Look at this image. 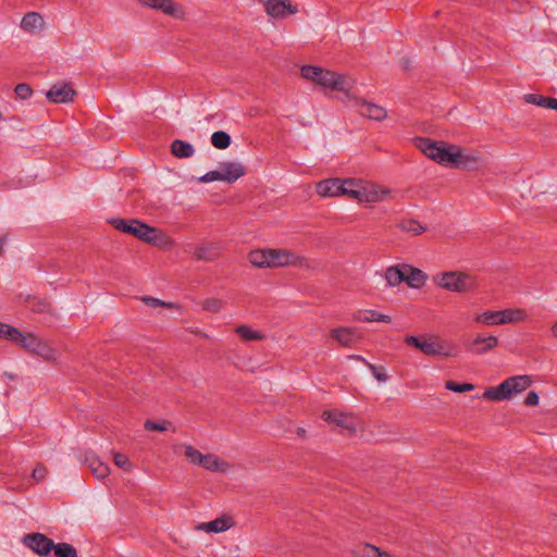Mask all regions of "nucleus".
Segmentation results:
<instances>
[{"label":"nucleus","mask_w":557,"mask_h":557,"mask_svg":"<svg viewBox=\"0 0 557 557\" xmlns=\"http://www.w3.org/2000/svg\"><path fill=\"white\" fill-rule=\"evenodd\" d=\"M199 334H200L203 338H209V335H208V334H206V333H201V332H199Z\"/></svg>","instance_id":"nucleus-59"},{"label":"nucleus","mask_w":557,"mask_h":557,"mask_svg":"<svg viewBox=\"0 0 557 557\" xmlns=\"http://www.w3.org/2000/svg\"><path fill=\"white\" fill-rule=\"evenodd\" d=\"M231 143V136L224 131H216L211 135V144L216 149H226Z\"/></svg>","instance_id":"nucleus-36"},{"label":"nucleus","mask_w":557,"mask_h":557,"mask_svg":"<svg viewBox=\"0 0 557 557\" xmlns=\"http://www.w3.org/2000/svg\"><path fill=\"white\" fill-rule=\"evenodd\" d=\"M225 302L218 298H208L203 301L202 308L209 312H220Z\"/></svg>","instance_id":"nucleus-43"},{"label":"nucleus","mask_w":557,"mask_h":557,"mask_svg":"<svg viewBox=\"0 0 557 557\" xmlns=\"http://www.w3.org/2000/svg\"><path fill=\"white\" fill-rule=\"evenodd\" d=\"M214 181H221L222 182V172L220 170L209 171L205 175L198 178V182L200 183H211Z\"/></svg>","instance_id":"nucleus-46"},{"label":"nucleus","mask_w":557,"mask_h":557,"mask_svg":"<svg viewBox=\"0 0 557 557\" xmlns=\"http://www.w3.org/2000/svg\"><path fill=\"white\" fill-rule=\"evenodd\" d=\"M552 335L554 337H557V322L554 323V325L552 326Z\"/></svg>","instance_id":"nucleus-56"},{"label":"nucleus","mask_w":557,"mask_h":557,"mask_svg":"<svg viewBox=\"0 0 557 557\" xmlns=\"http://www.w3.org/2000/svg\"><path fill=\"white\" fill-rule=\"evenodd\" d=\"M284 11H286V16L296 14L298 12V7L294 5L289 0H285Z\"/></svg>","instance_id":"nucleus-52"},{"label":"nucleus","mask_w":557,"mask_h":557,"mask_svg":"<svg viewBox=\"0 0 557 557\" xmlns=\"http://www.w3.org/2000/svg\"><path fill=\"white\" fill-rule=\"evenodd\" d=\"M248 259L250 263L257 268H270L267 249H257L250 251Z\"/></svg>","instance_id":"nucleus-32"},{"label":"nucleus","mask_w":557,"mask_h":557,"mask_svg":"<svg viewBox=\"0 0 557 557\" xmlns=\"http://www.w3.org/2000/svg\"><path fill=\"white\" fill-rule=\"evenodd\" d=\"M403 269L405 271V282L409 287L418 289L425 284L428 275L422 270L405 263H403Z\"/></svg>","instance_id":"nucleus-16"},{"label":"nucleus","mask_w":557,"mask_h":557,"mask_svg":"<svg viewBox=\"0 0 557 557\" xmlns=\"http://www.w3.org/2000/svg\"><path fill=\"white\" fill-rule=\"evenodd\" d=\"M235 333L244 341H261L264 338V335L260 332L251 330L248 325H238L235 329Z\"/></svg>","instance_id":"nucleus-34"},{"label":"nucleus","mask_w":557,"mask_h":557,"mask_svg":"<svg viewBox=\"0 0 557 557\" xmlns=\"http://www.w3.org/2000/svg\"><path fill=\"white\" fill-rule=\"evenodd\" d=\"M44 23L42 16L37 12L26 13L22 21L21 27L26 32H33L36 28L40 27Z\"/></svg>","instance_id":"nucleus-28"},{"label":"nucleus","mask_w":557,"mask_h":557,"mask_svg":"<svg viewBox=\"0 0 557 557\" xmlns=\"http://www.w3.org/2000/svg\"><path fill=\"white\" fill-rule=\"evenodd\" d=\"M349 358H350V359L358 360V361H362V362H364L366 364H367V362H368L363 357H361V356H359V355H351V356H349Z\"/></svg>","instance_id":"nucleus-55"},{"label":"nucleus","mask_w":557,"mask_h":557,"mask_svg":"<svg viewBox=\"0 0 557 557\" xmlns=\"http://www.w3.org/2000/svg\"><path fill=\"white\" fill-rule=\"evenodd\" d=\"M399 227L401 231L410 233L411 235H420L422 234L426 228L423 226L420 222L413 219H406L403 220L399 223Z\"/></svg>","instance_id":"nucleus-35"},{"label":"nucleus","mask_w":557,"mask_h":557,"mask_svg":"<svg viewBox=\"0 0 557 557\" xmlns=\"http://www.w3.org/2000/svg\"><path fill=\"white\" fill-rule=\"evenodd\" d=\"M46 474H47V470H46V468H45V467H42V466H39V467H37V468H35V469L33 470V474H32V475H33V478H34L37 482H40V481H42V480L45 479Z\"/></svg>","instance_id":"nucleus-51"},{"label":"nucleus","mask_w":557,"mask_h":557,"mask_svg":"<svg viewBox=\"0 0 557 557\" xmlns=\"http://www.w3.org/2000/svg\"><path fill=\"white\" fill-rule=\"evenodd\" d=\"M304 432H305L304 430L298 429V434L304 435Z\"/></svg>","instance_id":"nucleus-61"},{"label":"nucleus","mask_w":557,"mask_h":557,"mask_svg":"<svg viewBox=\"0 0 557 557\" xmlns=\"http://www.w3.org/2000/svg\"><path fill=\"white\" fill-rule=\"evenodd\" d=\"M219 168L222 172V182L227 184L235 183L247 173V169L244 164L234 161L221 162Z\"/></svg>","instance_id":"nucleus-12"},{"label":"nucleus","mask_w":557,"mask_h":557,"mask_svg":"<svg viewBox=\"0 0 557 557\" xmlns=\"http://www.w3.org/2000/svg\"><path fill=\"white\" fill-rule=\"evenodd\" d=\"M416 146L428 158L438 164L453 165L456 157H460V147L445 141H435L428 137H417Z\"/></svg>","instance_id":"nucleus-2"},{"label":"nucleus","mask_w":557,"mask_h":557,"mask_svg":"<svg viewBox=\"0 0 557 557\" xmlns=\"http://www.w3.org/2000/svg\"><path fill=\"white\" fill-rule=\"evenodd\" d=\"M1 242L2 244L5 242V236L2 235Z\"/></svg>","instance_id":"nucleus-63"},{"label":"nucleus","mask_w":557,"mask_h":557,"mask_svg":"<svg viewBox=\"0 0 557 557\" xmlns=\"http://www.w3.org/2000/svg\"><path fill=\"white\" fill-rule=\"evenodd\" d=\"M547 108L548 109H553V110H557V98L549 97Z\"/></svg>","instance_id":"nucleus-53"},{"label":"nucleus","mask_w":557,"mask_h":557,"mask_svg":"<svg viewBox=\"0 0 557 557\" xmlns=\"http://www.w3.org/2000/svg\"><path fill=\"white\" fill-rule=\"evenodd\" d=\"M437 286L455 293H466L475 288V280L463 272H444L434 277Z\"/></svg>","instance_id":"nucleus-6"},{"label":"nucleus","mask_w":557,"mask_h":557,"mask_svg":"<svg viewBox=\"0 0 557 557\" xmlns=\"http://www.w3.org/2000/svg\"><path fill=\"white\" fill-rule=\"evenodd\" d=\"M405 344L421 350L426 356H443L454 357L456 352L453 349H448L444 342L440 341L435 336L421 335L413 336L407 335L404 338Z\"/></svg>","instance_id":"nucleus-5"},{"label":"nucleus","mask_w":557,"mask_h":557,"mask_svg":"<svg viewBox=\"0 0 557 557\" xmlns=\"http://www.w3.org/2000/svg\"><path fill=\"white\" fill-rule=\"evenodd\" d=\"M109 223L117 231L131 234L134 237L158 247L163 246L165 236L158 228L138 220H125L121 218L111 219Z\"/></svg>","instance_id":"nucleus-1"},{"label":"nucleus","mask_w":557,"mask_h":557,"mask_svg":"<svg viewBox=\"0 0 557 557\" xmlns=\"http://www.w3.org/2000/svg\"><path fill=\"white\" fill-rule=\"evenodd\" d=\"M499 344V341L494 335H484L482 333H479L475 335V337L466 345V348L468 351L475 354V355H484L491 350H493L495 347H497Z\"/></svg>","instance_id":"nucleus-11"},{"label":"nucleus","mask_w":557,"mask_h":557,"mask_svg":"<svg viewBox=\"0 0 557 557\" xmlns=\"http://www.w3.org/2000/svg\"><path fill=\"white\" fill-rule=\"evenodd\" d=\"M171 152L178 159H187L194 156V146L185 140L175 139L171 143Z\"/></svg>","instance_id":"nucleus-23"},{"label":"nucleus","mask_w":557,"mask_h":557,"mask_svg":"<svg viewBox=\"0 0 557 557\" xmlns=\"http://www.w3.org/2000/svg\"><path fill=\"white\" fill-rule=\"evenodd\" d=\"M267 253L270 268L297 265L302 262L299 256L286 249H267Z\"/></svg>","instance_id":"nucleus-9"},{"label":"nucleus","mask_w":557,"mask_h":557,"mask_svg":"<svg viewBox=\"0 0 557 557\" xmlns=\"http://www.w3.org/2000/svg\"><path fill=\"white\" fill-rule=\"evenodd\" d=\"M195 258L201 261H213L218 258V249L212 245L200 246L195 250Z\"/></svg>","instance_id":"nucleus-33"},{"label":"nucleus","mask_w":557,"mask_h":557,"mask_svg":"<svg viewBox=\"0 0 557 557\" xmlns=\"http://www.w3.org/2000/svg\"><path fill=\"white\" fill-rule=\"evenodd\" d=\"M445 387L456 393H466L474 389V385L471 383H458L455 381H447Z\"/></svg>","instance_id":"nucleus-40"},{"label":"nucleus","mask_w":557,"mask_h":557,"mask_svg":"<svg viewBox=\"0 0 557 557\" xmlns=\"http://www.w3.org/2000/svg\"><path fill=\"white\" fill-rule=\"evenodd\" d=\"M357 319L362 322H386L389 323L392 321V318L387 314L381 313L375 310H366L362 312H359Z\"/></svg>","instance_id":"nucleus-31"},{"label":"nucleus","mask_w":557,"mask_h":557,"mask_svg":"<svg viewBox=\"0 0 557 557\" xmlns=\"http://www.w3.org/2000/svg\"><path fill=\"white\" fill-rule=\"evenodd\" d=\"M401 65L405 71H408L410 67V60L408 58H403Z\"/></svg>","instance_id":"nucleus-54"},{"label":"nucleus","mask_w":557,"mask_h":557,"mask_svg":"<svg viewBox=\"0 0 557 557\" xmlns=\"http://www.w3.org/2000/svg\"><path fill=\"white\" fill-rule=\"evenodd\" d=\"M331 337L344 347H351L359 338L356 330L351 327H336L331 331Z\"/></svg>","instance_id":"nucleus-18"},{"label":"nucleus","mask_w":557,"mask_h":557,"mask_svg":"<svg viewBox=\"0 0 557 557\" xmlns=\"http://www.w3.org/2000/svg\"><path fill=\"white\" fill-rule=\"evenodd\" d=\"M25 351L39 356L47 361H52L57 358L55 350L35 334H33Z\"/></svg>","instance_id":"nucleus-14"},{"label":"nucleus","mask_w":557,"mask_h":557,"mask_svg":"<svg viewBox=\"0 0 557 557\" xmlns=\"http://www.w3.org/2000/svg\"><path fill=\"white\" fill-rule=\"evenodd\" d=\"M524 100L528 103L535 104L542 108H547L549 97H545L543 95L537 94H527L524 95Z\"/></svg>","instance_id":"nucleus-41"},{"label":"nucleus","mask_w":557,"mask_h":557,"mask_svg":"<svg viewBox=\"0 0 557 557\" xmlns=\"http://www.w3.org/2000/svg\"><path fill=\"white\" fill-rule=\"evenodd\" d=\"M284 7L285 0H267L265 12L267 14L275 18H283L286 16V11H284Z\"/></svg>","instance_id":"nucleus-30"},{"label":"nucleus","mask_w":557,"mask_h":557,"mask_svg":"<svg viewBox=\"0 0 557 557\" xmlns=\"http://www.w3.org/2000/svg\"><path fill=\"white\" fill-rule=\"evenodd\" d=\"M483 397L493 401H502L511 398L512 394L508 380L503 381L497 386L486 388L483 393Z\"/></svg>","instance_id":"nucleus-17"},{"label":"nucleus","mask_w":557,"mask_h":557,"mask_svg":"<svg viewBox=\"0 0 557 557\" xmlns=\"http://www.w3.org/2000/svg\"><path fill=\"white\" fill-rule=\"evenodd\" d=\"M366 548L369 550V557H392L388 553H383L373 545H367Z\"/></svg>","instance_id":"nucleus-49"},{"label":"nucleus","mask_w":557,"mask_h":557,"mask_svg":"<svg viewBox=\"0 0 557 557\" xmlns=\"http://www.w3.org/2000/svg\"><path fill=\"white\" fill-rule=\"evenodd\" d=\"M301 76L332 90L348 91L351 87V82L345 75L317 65H304Z\"/></svg>","instance_id":"nucleus-3"},{"label":"nucleus","mask_w":557,"mask_h":557,"mask_svg":"<svg viewBox=\"0 0 557 557\" xmlns=\"http://www.w3.org/2000/svg\"><path fill=\"white\" fill-rule=\"evenodd\" d=\"M27 307L35 313H52L51 304L46 298H39L36 296L27 297Z\"/></svg>","instance_id":"nucleus-26"},{"label":"nucleus","mask_w":557,"mask_h":557,"mask_svg":"<svg viewBox=\"0 0 557 557\" xmlns=\"http://www.w3.org/2000/svg\"><path fill=\"white\" fill-rule=\"evenodd\" d=\"M527 314L522 309H505L500 310V319L498 320L503 324L517 323L523 321Z\"/></svg>","instance_id":"nucleus-29"},{"label":"nucleus","mask_w":557,"mask_h":557,"mask_svg":"<svg viewBox=\"0 0 557 557\" xmlns=\"http://www.w3.org/2000/svg\"><path fill=\"white\" fill-rule=\"evenodd\" d=\"M114 463L122 469H129L131 462L125 454L115 453L113 457Z\"/></svg>","instance_id":"nucleus-48"},{"label":"nucleus","mask_w":557,"mask_h":557,"mask_svg":"<svg viewBox=\"0 0 557 557\" xmlns=\"http://www.w3.org/2000/svg\"><path fill=\"white\" fill-rule=\"evenodd\" d=\"M355 185V178H327L317 184V193L323 197L349 196L352 199L362 200L364 193L361 189H347V186Z\"/></svg>","instance_id":"nucleus-4"},{"label":"nucleus","mask_w":557,"mask_h":557,"mask_svg":"<svg viewBox=\"0 0 557 557\" xmlns=\"http://www.w3.org/2000/svg\"><path fill=\"white\" fill-rule=\"evenodd\" d=\"M7 454H8L7 451H3V450H2V453H1L2 460H3L4 458H7Z\"/></svg>","instance_id":"nucleus-60"},{"label":"nucleus","mask_w":557,"mask_h":557,"mask_svg":"<svg viewBox=\"0 0 557 557\" xmlns=\"http://www.w3.org/2000/svg\"><path fill=\"white\" fill-rule=\"evenodd\" d=\"M85 462L90 468L92 474L98 479H104L110 473V468L107 463L102 462L95 455H87L85 458Z\"/></svg>","instance_id":"nucleus-22"},{"label":"nucleus","mask_w":557,"mask_h":557,"mask_svg":"<svg viewBox=\"0 0 557 557\" xmlns=\"http://www.w3.org/2000/svg\"><path fill=\"white\" fill-rule=\"evenodd\" d=\"M53 553L55 557H78L76 548L69 543H54Z\"/></svg>","instance_id":"nucleus-37"},{"label":"nucleus","mask_w":557,"mask_h":557,"mask_svg":"<svg viewBox=\"0 0 557 557\" xmlns=\"http://www.w3.org/2000/svg\"><path fill=\"white\" fill-rule=\"evenodd\" d=\"M510 384L512 396L525 391L532 384V379L529 375H515L507 379Z\"/></svg>","instance_id":"nucleus-27"},{"label":"nucleus","mask_w":557,"mask_h":557,"mask_svg":"<svg viewBox=\"0 0 557 557\" xmlns=\"http://www.w3.org/2000/svg\"><path fill=\"white\" fill-rule=\"evenodd\" d=\"M367 367L372 372L373 376L380 382H386L389 376L384 372V368H379L370 362H367Z\"/></svg>","instance_id":"nucleus-47"},{"label":"nucleus","mask_w":557,"mask_h":557,"mask_svg":"<svg viewBox=\"0 0 557 557\" xmlns=\"http://www.w3.org/2000/svg\"><path fill=\"white\" fill-rule=\"evenodd\" d=\"M500 319V310L499 311H485L479 315H476L475 321L479 323H483L485 325H499L503 324L498 320Z\"/></svg>","instance_id":"nucleus-38"},{"label":"nucleus","mask_w":557,"mask_h":557,"mask_svg":"<svg viewBox=\"0 0 557 557\" xmlns=\"http://www.w3.org/2000/svg\"><path fill=\"white\" fill-rule=\"evenodd\" d=\"M143 5L149 7L154 10H159L162 13L170 15L175 18H184L185 11L182 5L177 4L173 0H137Z\"/></svg>","instance_id":"nucleus-10"},{"label":"nucleus","mask_w":557,"mask_h":557,"mask_svg":"<svg viewBox=\"0 0 557 557\" xmlns=\"http://www.w3.org/2000/svg\"><path fill=\"white\" fill-rule=\"evenodd\" d=\"M4 376L9 377L10 380H14L15 379V375L14 374H11V373H7L4 372L3 373Z\"/></svg>","instance_id":"nucleus-58"},{"label":"nucleus","mask_w":557,"mask_h":557,"mask_svg":"<svg viewBox=\"0 0 557 557\" xmlns=\"http://www.w3.org/2000/svg\"><path fill=\"white\" fill-rule=\"evenodd\" d=\"M32 336L33 333H23L10 324L2 323V339L10 341L24 350H26Z\"/></svg>","instance_id":"nucleus-13"},{"label":"nucleus","mask_w":557,"mask_h":557,"mask_svg":"<svg viewBox=\"0 0 557 557\" xmlns=\"http://www.w3.org/2000/svg\"><path fill=\"white\" fill-rule=\"evenodd\" d=\"M14 95L17 99L26 100L33 95V89L28 84L20 83L14 88Z\"/></svg>","instance_id":"nucleus-44"},{"label":"nucleus","mask_w":557,"mask_h":557,"mask_svg":"<svg viewBox=\"0 0 557 557\" xmlns=\"http://www.w3.org/2000/svg\"><path fill=\"white\" fill-rule=\"evenodd\" d=\"M385 278L387 285L391 287L398 286L400 283L405 282L403 264L388 267L385 271Z\"/></svg>","instance_id":"nucleus-25"},{"label":"nucleus","mask_w":557,"mask_h":557,"mask_svg":"<svg viewBox=\"0 0 557 557\" xmlns=\"http://www.w3.org/2000/svg\"><path fill=\"white\" fill-rule=\"evenodd\" d=\"M185 456L191 463L199 466L202 460L203 454L196 449L194 446L186 445Z\"/></svg>","instance_id":"nucleus-42"},{"label":"nucleus","mask_w":557,"mask_h":557,"mask_svg":"<svg viewBox=\"0 0 557 557\" xmlns=\"http://www.w3.org/2000/svg\"><path fill=\"white\" fill-rule=\"evenodd\" d=\"M233 525L232 518L228 516L219 517L210 522L201 523L198 529L208 533H220L228 530Z\"/></svg>","instance_id":"nucleus-19"},{"label":"nucleus","mask_w":557,"mask_h":557,"mask_svg":"<svg viewBox=\"0 0 557 557\" xmlns=\"http://www.w3.org/2000/svg\"><path fill=\"white\" fill-rule=\"evenodd\" d=\"M203 469L212 472H224L226 470V462L222 461L216 455H203L200 465Z\"/></svg>","instance_id":"nucleus-24"},{"label":"nucleus","mask_w":557,"mask_h":557,"mask_svg":"<svg viewBox=\"0 0 557 557\" xmlns=\"http://www.w3.org/2000/svg\"><path fill=\"white\" fill-rule=\"evenodd\" d=\"M76 91L72 88L70 83L61 82L51 86L46 92V97L53 103H70L74 101Z\"/></svg>","instance_id":"nucleus-8"},{"label":"nucleus","mask_w":557,"mask_h":557,"mask_svg":"<svg viewBox=\"0 0 557 557\" xmlns=\"http://www.w3.org/2000/svg\"><path fill=\"white\" fill-rule=\"evenodd\" d=\"M172 426V422L169 420H162L160 422L147 420L144 424L145 430L147 431H168Z\"/></svg>","instance_id":"nucleus-39"},{"label":"nucleus","mask_w":557,"mask_h":557,"mask_svg":"<svg viewBox=\"0 0 557 557\" xmlns=\"http://www.w3.org/2000/svg\"><path fill=\"white\" fill-rule=\"evenodd\" d=\"M347 189H360L358 181L356 180V185L355 186H347Z\"/></svg>","instance_id":"nucleus-57"},{"label":"nucleus","mask_w":557,"mask_h":557,"mask_svg":"<svg viewBox=\"0 0 557 557\" xmlns=\"http://www.w3.org/2000/svg\"><path fill=\"white\" fill-rule=\"evenodd\" d=\"M22 543L40 557L49 556L54 548V542L40 532L25 534Z\"/></svg>","instance_id":"nucleus-7"},{"label":"nucleus","mask_w":557,"mask_h":557,"mask_svg":"<svg viewBox=\"0 0 557 557\" xmlns=\"http://www.w3.org/2000/svg\"><path fill=\"white\" fill-rule=\"evenodd\" d=\"M483 165V161L478 153H465L460 148V157H456L454 168L474 171Z\"/></svg>","instance_id":"nucleus-15"},{"label":"nucleus","mask_w":557,"mask_h":557,"mask_svg":"<svg viewBox=\"0 0 557 557\" xmlns=\"http://www.w3.org/2000/svg\"><path fill=\"white\" fill-rule=\"evenodd\" d=\"M304 432H305L304 430L298 429V434L304 435Z\"/></svg>","instance_id":"nucleus-62"},{"label":"nucleus","mask_w":557,"mask_h":557,"mask_svg":"<svg viewBox=\"0 0 557 557\" xmlns=\"http://www.w3.org/2000/svg\"><path fill=\"white\" fill-rule=\"evenodd\" d=\"M360 113L374 121H383L387 115V112L383 107L366 100H362L360 103Z\"/></svg>","instance_id":"nucleus-20"},{"label":"nucleus","mask_w":557,"mask_h":557,"mask_svg":"<svg viewBox=\"0 0 557 557\" xmlns=\"http://www.w3.org/2000/svg\"><path fill=\"white\" fill-rule=\"evenodd\" d=\"M539 395L536 392L534 391H531L528 393L525 399H524V404L527 406H536L539 404Z\"/></svg>","instance_id":"nucleus-50"},{"label":"nucleus","mask_w":557,"mask_h":557,"mask_svg":"<svg viewBox=\"0 0 557 557\" xmlns=\"http://www.w3.org/2000/svg\"><path fill=\"white\" fill-rule=\"evenodd\" d=\"M141 299L147 306H149L151 308H157V307L172 308V307H174V305L172 302H165L161 299H158V298H154L151 296H145Z\"/></svg>","instance_id":"nucleus-45"},{"label":"nucleus","mask_w":557,"mask_h":557,"mask_svg":"<svg viewBox=\"0 0 557 557\" xmlns=\"http://www.w3.org/2000/svg\"><path fill=\"white\" fill-rule=\"evenodd\" d=\"M322 418L325 421H327L330 423H334L337 426H341V428H344L347 430H354V424H352L351 419L343 412L325 410L322 413Z\"/></svg>","instance_id":"nucleus-21"}]
</instances>
